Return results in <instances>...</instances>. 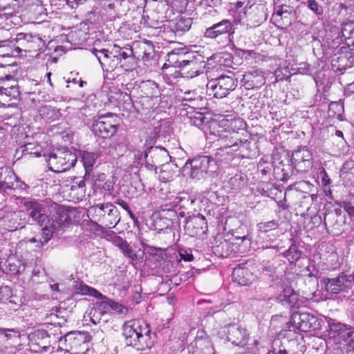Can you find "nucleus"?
Here are the masks:
<instances>
[{
	"mask_svg": "<svg viewBox=\"0 0 354 354\" xmlns=\"http://www.w3.org/2000/svg\"><path fill=\"white\" fill-rule=\"evenodd\" d=\"M106 207H109L110 209H107L108 212L106 214L105 218H104L102 223L107 228H113L119 223L120 220L119 216L120 213L118 209L112 204Z\"/></svg>",
	"mask_w": 354,
	"mask_h": 354,
	"instance_id": "obj_28",
	"label": "nucleus"
},
{
	"mask_svg": "<svg viewBox=\"0 0 354 354\" xmlns=\"http://www.w3.org/2000/svg\"><path fill=\"white\" fill-rule=\"evenodd\" d=\"M185 227L192 236L202 235L207 230L206 218L201 214L187 218Z\"/></svg>",
	"mask_w": 354,
	"mask_h": 354,
	"instance_id": "obj_17",
	"label": "nucleus"
},
{
	"mask_svg": "<svg viewBox=\"0 0 354 354\" xmlns=\"http://www.w3.org/2000/svg\"><path fill=\"white\" fill-rule=\"evenodd\" d=\"M20 95L17 80L10 75L0 77V100H17Z\"/></svg>",
	"mask_w": 354,
	"mask_h": 354,
	"instance_id": "obj_13",
	"label": "nucleus"
},
{
	"mask_svg": "<svg viewBox=\"0 0 354 354\" xmlns=\"http://www.w3.org/2000/svg\"><path fill=\"white\" fill-rule=\"evenodd\" d=\"M113 244L117 247L123 256L131 261L133 264L142 263L145 257V250L136 246L131 247L126 240L120 236L113 239Z\"/></svg>",
	"mask_w": 354,
	"mask_h": 354,
	"instance_id": "obj_10",
	"label": "nucleus"
},
{
	"mask_svg": "<svg viewBox=\"0 0 354 354\" xmlns=\"http://www.w3.org/2000/svg\"><path fill=\"white\" fill-rule=\"evenodd\" d=\"M235 32L234 26L229 19H223L211 24L204 32V37L216 39L218 37L227 35L230 39L233 38Z\"/></svg>",
	"mask_w": 354,
	"mask_h": 354,
	"instance_id": "obj_11",
	"label": "nucleus"
},
{
	"mask_svg": "<svg viewBox=\"0 0 354 354\" xmlns=\"http://www.w3.org/2000/svg\"><path fill=\"white\" fill-rule=\"evenodd\" d=\"M214 162L212 158L205 156L187 160L183 167V174L192 179L199 180L207 173L209 168Z\"/></svg>",
	"mask_w": 354,
	"mask_h": 354,
	"instance_id": "obj_4",
	"label": "nucleus"
},
{
	"mask_svg": "<svg viewBox=\"0 0 354 354\" xmlns=\"http://www.w3.org/2000/svg\"><path fill=\"white\" fill-rule=\"evenodd\" d=\"M287 6H281L279 10L275 12V15L277 16H282L283 14L288 13Z\"/></svg>",
	"mask_w": 354,
	"mask_h": 354,
	"instance_id": "obj_63",
	"label": "nucleus"
},
{
	"mask_svg": "<svg viewBox=\"0 0 354 354\" xmlns=\"http://www.w3.org/2000/svg\"><path fill=\"white\" fill-rule=\"evenodd\" d=\"M71 221V218L68 213L62 211L56 212L50 219H48L46 224L42 225L41 239L39 243L41 245L46 243L53 236V235L61 229L64 227Z\"/></svg>",
	"mask_w": 354,
	"mask_h": 354,
	"instance_id": "obj_5",
	"label": "nucleus"
},
{
	"mask_svg": "<svg viewBox=\"0 0 354 354\" xmlns=\"http://www.w3.org/2000/svg\"><path fill=\"white\" fill-rule=\"evenodd\" d=\"M232 279L241 286H248L255 279L248 267H235L232 274Z\"/></svg>",
	"mask_w": 354,
	"mask_h": 354,
	"instance_id": "obj_24",
	"label": "nucleus"
},
{
	"mask_svg": "<svg viewBox=\"0 0 354 354\" xmlns=\"http://www.w3.org/2000/svg\"><path fill=\"white\" fill-rule=\"evenodd\" d=\"M228 184L233 189H239L245 184V178L241 174H237L229 179Z\"/></svg>",
	"mask_w": 354,
	"mask_h": 354,
	"instance_id": "obj_45",
	"label": "nucleus"
},
{
	"mask_svg": "<svg viewBox=\"0 0 354 354\" xmlns=\"http://www.w3.org/2000/svg\"><path fill=\"white\" fill-rule=\"evenodd\" d=\"M150 329L142 320L127 321L123 326V335L127 345L138 350H145L150 347Z\"/></svg>",
	"mask_w": 354,
	"mask_h": 354,
	"instance_id": "obj_2",
	"label": "nucleus"
},
{
	"mask_svg": "<svg viewBox=\"0 0 354 354\" xmlns=\"http://www.w3.org/2000/svg\"><path fill=\"white\" fill-rule=\"evenodd\" d=\"M105 316V311L101 307H94L91 309L88 317H90V320L94 324H97L100 323L102 320L103 322H106V319H103V317Z\"/></svg>",
	"mask_w": 354,
	"mask_h": 354,
	"instance_id": "obj_38",
	"label": "nucleus"
},
{
	"mask_svg": "<svg viewBox=\"0 0 354 354\" xmlns=\"http://www.w3.org/2000/svg\"><path fill=\"white\" fill-rule=\"evenodd\" d=\"M120 272L121 274L120 276L117 275L113 278V283L115 286H118L122 288H125L126 287L129 286V279L126 277V276H124V271H120Z\"/></svg>",
	"mask_w": 354,
	"mask_h": 354,
	"instance_id": "obj_50",
	"label": "nucleus"
},
{
	"mask_svg": "<svg viewBox=\"0 0 354 354\" xmlns=\"http://www.w3.org/2000/svg\"><path fill=\"white\" fill-rule=\"evenodd\" d=\"M133 54L132 50L131 48L129 49V52L124 51L123 49L121 51L120 54H118V58L119 61V64L121 68H123L125 71L129 70V68H127L123 63V61H125L129 57H131Z\"/></svg>",
	"mask_w": 354,
	"mask_h": 354,
	"instance_id": "obj_52",
	"label": "nucleus"
},
{
	"mask_svg": "<svg viewBox=\"0 0 354 354\" xmlns=\"http://www.w3.org/2000/svg\"><path fill=\"white\" fill-rule=\"evenodd\" d=\"M4 172L6 176L3 180H0V189H13L21 193L26 191L29 187L22 181L13 171L5 168L0 169V174Z\"/></svg>",
	"mask_w": 354,
	"mask_h": 354,
	"instance_id": "obj_15",
	"label": "nucleus"
},
{
	"mask_svg": "<svg viewBox=\"0 0 354 354\" xmlns=\"http://www.w3.org/2000/svg\"><path fill=\"white\" fill-rule=\"evenodd\" d=\"M204 21L208 24L216 22L220 19L219 12L214 7H207V11L203 14L202 17Z\"/></svg>",
	"mask_w": 354,
	"mask_h": 354,
	"instance_id": "obj_40",
	"label": "nucleus"
},
{
	"mask_svg": "<svg viewBox=\"0 0 354 354\" xmlns=\"http://www.w3.org/2000/svg\"><path fill=\"white\" fill-rule=\"evenodd\" d=\"M342 207L351 217H354V194H348L343 201Z\"/></svg>",
	"mask_w": 354,
	"mask_h": 354,
	"instance_id": "obj_43",
	"label": "nucleus"
},
{
	"mask_svg": "<svg viewBox=\"0 0 354 354\" xmlns=\"http://www.w3.org/2000/svg\"><path fill=\"white\" fill-rule=\"evenodd\" d=\"M31 38V34L20 32L16 35L15 39L16 42V52L20 55L21 51L28 52L29 40Z\"/></svg>",
	"mask_w": 354,
	"mask_h": 354,
	"instance_id": "obj_33",
	"label": "nucleus"
},
{
	"mask_svg": "<svg viewBox=\"0 0 354 354\" xmlns=\"http://www.w3.org/2000/svg\"><path fill=\"white\" fill-rule=\"evenodd\" d=\"M277 221L272 220L268 222H261L257 225L258 230L262 232H267L277 227Z\"/></svg>",
	"mask_w": 354,
	"mask_h": 354,
	"instance_id": "obj_47",
	"label": "nucleus"
},
{
	"mask_svg": "<svg viewBox=\"0 0 354 354\" xmlns=\"http://www.w3.org/2000/svg\"><path fill=\"white\" fill-rule=\"evenodd\" d=\"M111 204L106 203L95 205L88 209V213L92 216L93 218L102 223L108 212L107 209H110L106 206L111 205Z\"/></svg>",
	"mask_w": 354,
	"mask_h": 354,
	"instance_id": "obj_32",
	"label": "nucleus"
},
{
	"mask_svg": "<svg viewBox=\"0 0 354 354\" xmlns=\"http://www.w3.org/2000/svg\"><path fill=\"white\" fill-rule=\"evenodd\" d=\"M19 216L16 213H12L10 215L6 216L3 218V221L5 222L4 225L5 227L8 231H15L19 227L20 223L17 222V219Z\"/></svg>",
	"mask_w": 354,
	"mask_h": 354,
	"instance_id": "obj_37",
	"label": "nucleus"
},
{
	"mask_svg": "<svg viewBox=\"0 0 354 354\" xmlns=\"http://www.w3.org/2000/svg\"><path fill=\"white\" fill-rule=\"evenodd\" d=\"M283 291L280 293L277 300L283 305H288L292 308H299L300 306V299L299 295L291 288L288 286L282 287Z\"/></svg>",
	"mask_w": 354,
	"mask_h": 354,
	"instance_id": "obj_23",
	"label": "nucleus"
},
{
	"mask_svg": "<svg viewBox=\"0 0 354 354\" xmlns=\"http://www.w3.org/2000/svg\"><path fill=\"white\" fill-rule=\"evenodd\" d=\"M180 54L176 53L174 52H171L168 53V61L171 62L175 67H176V59L180 56Z\"/></svg>",
	"mask_w": 354,
	"mask_h": 354,
	"instance_id": "obj_59",
	"label": "nucleus"
},
{
	"mask_svg": "<svg viewBox=\"0 0 354 354\" xmlns=\"http://www.w3.org/2000/svg\"><path fill=\"white\" fill-rule=\"evenodd\" d=\"M181 102L183 106H188L194 109H202L206 104V100L196 90L185 91Z\"/></svg>",
	"mask_w": 354,
	"mask_h": 354,
	"instance_id": "obj_21",
	"label": "nucleus"
},
{
	"mask_svg": "<svg viewBox=\"0 0 354 354\" xmlns=\"http://www.w3.org/2000/svg\"><path fill=\"white\" fill-rule=\"evenodd\" d=\"M77 162V156L69 151H59L51 153L48 160V168L56 173L64 172L73 167Z\"/></svg>",
	"mask_w": 354,
	"mask_h": 354,
	"instance_id": "obj_7",
	"label": "nucleus"
},
{
	"mask_svg": "<svg viewBox=\"0 0 354 354\" xmlns=\"http://www.w3.org/2000/svg\"><path fill=\"white\" fill-rule=\"evenodd\" d=\"M242 81L247 88H258L266 83L264 73L260 69H252L245 73Z\"/></svg>",
	"mask_w": 354,
	"mask_h": 354,
	"instance_id": "obj_19",
	"label": "nucleus"
},
{
	"mask_svg": "<svg viewBox=\"0 0 354 354\" xmlns=\"http://www.w3.org/2000/svg\"><path fill=\"white\" fill-rule=\"evenodd\" d=\"M192 26V19L190 18H180L175 25L177 32H186L189 30Z\"/></svg>",
	"mask_w": 354,
	"mask_h": 354,
	"instance_id": "obj_44",
	"label": "nucleus"
},
{
	"mask_svg": "<svg viewBox=\"0 0 354 354\" xmlns=\"http://www.w3.org/2000/svg\"><path fill=\"white\" fill-rule=\"evenodd\" d=\"M73 292L77 295H88L99 299L102 294L96 289L89 287L82 281H76L73 288Z\"/></svg>",
	"mask_w": 354,
	"mask_h": 354,
	"instance_id": "obj_26",
	"label": "nucleus"
},
{
	"mask_svg": "<svg viewBox=\"0 0 354 354\" xmlns=\"http://www.w3.org/2000/svg\"><path fill=\"white\" fill-rule=\"evenodd\" d=\"M167 235L169 237L172 238V241L170 243V244H173V243L176 244L180 240V233H178L177 237H176V233L172 231L167 232Z\"/></svg>",
	"mask_w": 354,
	"mask_h": 354,
	"instance_id": "obj_61",
	"label": "nucleus"
},
{
	"mask_svg": "<svg viewBox=\"0 0 354 354\" xmlns=\"http://www.w3.org/2000/svg\"><path fill=\"white\" fill-rule=\"evenodd\" d=\"M202 4L207 7H216L221 5V0H203Z\"/></svg>",
	"mask_w": 354,
	"mask_h": 354,
	"instance_id": "obj_60",
	"label": "nucleus"
},
{
	"mask_svg": "<svg viewBox=\"0 0 354 354\" xmlns=\"http://www.w3.org/2000/svg\"><path fill=\"white\" fill-rule=\"evenodd\" d=\"M45 46L44 41L37 35H32L29 40L28 52H36L41 50Z\"/></svg>",
	"mask_w": 354,
	"mask_h": 354,
	"instance_id": "obj_39",
	"label": "nucleus"
},
{
	"mask_svg": "<svg viewBox=\"0 0 354 354\" xmlns=\"http://www.w3.org/2000/svg\"><path fill=\"white\" fill-rule=\"evenodd\" d=\"M142 95L147 97H155L160 95L158 85L154 81H142L140 84Z\"/></svg>",
	"mask_w": 354,
	"mask_h": 354,
	"instance_id": "obj_30",
	"label": "nucleus"
},
{
	"mask_svg": "<svg viewBox=\"0 0 354 354\" xmlns=\"http://www.w3.org/2000/svg\"><path fill=\"white\" fill-rule=\"evenodd\" d=\"M248 335L247 330L238 325L234 324L227 327V338L233 344L237 346L245 344Z\"/></svg>",
	"mask_w": 354,
	"mask_h": 354,
	"instance_id": "obj_22",
	"label": "nucleus"
},
{
	"mask_svg": "<svg viewBox=\"0 0 354 354\" xmlns=\"http://www.w3.org/2000/svg\"><path fill=\"white\" fill-rule=\"evenodd\" d=\"M184 57V55L180 54V55L176 59V67L185 68V67L189 66L192 70L195 69V66L197 64L195 60L185 59Z\"/></svg>",
	"mask_w": 354,
	"mask_h": 354,
	"instance_id": "obj_46",
	"label": "nucleus"
},
{
	"mask_svg": "<svg viewBox=\"0 0 354 354\" xmlns=\"http://www.w3.org/2000/svg\"><path fill=\"white\" fill-rule=\"evenodd\" d=\"M116 116L102 115L95 119L92 124L93 133L102 138H110L118 129L119 124Z\"/></svg>",
	"mask_w": 354,
	"mask_h": 354,
	"instance_id": "obj_6",
	"label": "nucleus"
},
{
	"mask_svg": "<svg viewBox=\"0 0 354 354\" xmlns=\"http://www.w3.org/2000/svg\"><path fill=\"white\" fill-rule=\"evenodd\" d=\"M342 33L346 38L354 37V21H348L343 24Z\"/></svg>",
	"mask_w": 354,
	"mask_h": 354,
	"instance_id": "obj_49",
	"label": "nucleus"
},
{
	"mask_svg": "<svg viewBox=\"0 0 354 354\" xmlns=\"http://www.w3.org/2000/svg\"><path fill=\"white\" fill-rule=\"evenodd\" d=\"M232 246L230 245V243L224 239L223 241H221L218 245H216L214 246L216 252L220 253L221 256L227 255L230 252L232 251H235V248Z\"/></svg>",
	"mask_w": 354,
	"mask_h": 354,
	"instance_id": "obj_42",
	"label": "nucleus"
},
{
	"mask_svg": "<svg viewBox=\"0 0 354 354\" xmlns=\"http://www.w3.org/2000/svg\"><path fill=\"white\" fill-rule=\"evenodd\" d=\"M297 267H290L289 269L285 271L286 279L291 283L299 277V274L297 273Z\"/></svg>",
	"mask_w": 354,
	"mask_h": 354,
	"instance_id": "obj_53",
	"label": "nucleus"
},
{
	"mask_svg": "<svg viewBox=\"0 0 354 354\" xmlns=\"http://www.w3.org/2000/svg\"><path fill=\"white\" fill-rule=\"evenodd\" d=\"M292 325L297 329L308 332L316 330L320 328V322L319 319L308 313H294L290 319Z\"/></svg>",
	"mask_w": 354,
	"mask_h": 354,
	"instance_id": "obj_9",
	"label": "nucleus"
},
{
	"mask_svg": "<svg viewBox=\"0 0 354 354\" xmlns=\"http://www.w3.org/2000/svg\"><path fill=\"white\" fill-rule=\"evenodd\" d=\"M115 203L119 205L120 206H121L124 210H126L128 214H129V216L132 218H135V216H134V214L132 212V211L131 210L129 205L123 200L122 199H117L115 201Z\"/></svg>",
	"mask_w": 354,
	"mask_h": 354,
	"instance_id": "obj_57",
	"label": "nucleus"
},
{
	"mask_svg": "<svg viewBox=\"0 0 354 354\" xmlns=\"http://www.w3.org/2000/svg\"><path fill=\"white\" fill-rule=\"evenodd\" d=\"M145 254H148L149 257L154 262L161 263L166 257L165 249L156 248L149 245L143 244Z\"/></svg>",
	"mask_w": 354,
	"mask_h": 354,
	"instance_id": "obj_31",
	"label": "nucleus"
},
{
	"mask_svg": "<svg viewBox=\"0 0 354 354\" xmlns=\"http://www.w3.org/2000/svg\"><path fill=\"white\" fill-rule=\"evenodd\" d=\"M209 135L219 138L223 146L218 149L216 156H223L225 153L232 154L241 147H248L250 142L247 139H242L240 135L246 133L245 123L240 119L233 120L229 122L227 128L221 125L217 120L209 123Z\"/></svg>",
	"mask_w": 354,
	"mask_h": 354,
	"instance_id": "obj_1",
	"label": "nucleus"
},
{
	"mask_svg": "<svg viewBox=\"0 0 354 354\" xmlns=\"http://www.w3.org/2000/svg\"><path fill=\"white\" fill-rule=\"evenodd\" d=\"M23 201L30 216L40 226H42L46 220L48 221V219L44 207L35 200H28L24 198Z\"/></svg>",
	"mask_w": 354,
	"mask_h": 354,
	"instance_id": "obj_18",
	"label": "nucleus"
},
{
	"mask_svg": "<svg viewBox=\"0 0 354 354\" xmlns=\"http://www.w3.org/2000/svg\"><path fill=\"white\" fill-rule=\"evenodd\" d=\"M98 156V153L95 152L84 151L82 153V158L86 174L92 171Z\"/></svg>",
	"mask_w": 354,
	"mask_h": 354,
	"instance_id": "obj_34",
	"label": "nucleus"
},
{
	"mask_svg": "<svg viewBox=\"0 0 354 354\" xmlns=\"http://www.w3.org/2000/svg\"><path fill=\"white\" fill-rule=\"evenodd\" d=\"M122 50V48L115 44L110 52L112 56H115V58H118V54H120Z\"/></svg>",
	"mask_w": 354,
	"mask_h": 354,
	"instance_id": "obj_62",
	"label": "nucleus"
},
{
	"mask_svg": "<svg viewBox=\"0 0 354 354\" xmlns=\"http://www.w3.org/2000/svg\"><path fill=\"white\" fill-rule=\"evenodd\" d=\"M233 245H236L237 252L244 253L247 252L251 247V241L248 236H235L233 239Z\"/></svg>",
	"mask_w": 354,
	"mask_h": 354,
	"instance_id": "obj_35",
	"label": "nucleus"
},
{
	"mask_svg": "<svg viewBox=\"0 0 354 354\" xmlns=\"http://www.w3.org/2000/svg\"><path fill=\"white\" fill-rule=\"evenodd\" d=\"M115 56H112L111 55L109 56V59L106 62L104 65V68L106 71H113L117 66L119 65L118 58H115Z\"/></svg>",
	"mask_w": 354,
	"mask_h": 354,
	"instance_id": "obj_54",
	"label": "nucleus"
},
{
	"mask_svg": "<svg viewBox=\"0 0 354 354\" xmlns=\"http://www.w3.org/2000/svg\"><path fill=\"white\" fill-rule=\"evenodd\" d=\"M308 8L318 17L322 15L324 12L322 6L316 0H308Z\"/></svg>",
	"mask_w": 354,
	"mask_h": 354,
	"instance_id": "obj_51",
	"label": "nucleus"
},
{
	"mask_svg": "<svg viewBox=\"0 0 354 354\" xmlns=\"http://www.w3.org/2000/svg\"><path fill=\"white\" fill-rule=\"evenodd\" d=\"M319 177L321 178L322 185L324 187H327L330 185L331 181L326 171L322 168L319 173Z\"/></svg>",
	"mask_w": 354,
	"mask_h": 354,
	"instance_id": "obj_55",
	"label": "nucleus"
},
{
	"mask_svg": "<svg viewBox=\"0 0 354 354\" xmlns=\"http://www.w3.org/2000/svg\"><path fill=\"white\" fill-rule=\"evenodd\" d=\"M225 57H230V55L227 54V53H220V54H216V55H214L213 56V59L214 60H216V62H218L221 65L223 64V63L221 62V58H224Z\"/></svg>",
	"mask_w": 354,
	"mask_h": 354,
	"instance_id": "obj_64",
	"label": "nucleus"
},
{
	"mask_svg": "<svg viewBox=\"0 0 354 354\" xmlns=\"http://www.w3.org/2000/svg\"><path fill=\"white\" fill-rule=\"evenodd\" d=\"M102 54L104 53L103 57H101L97 53H96V57L99 61L102 68H104V65L109 59V56L111 55V52L108 50V51H102Z\"/></svg>",
	"mask_w": 354,
	"mask_h": 354,
	"instance_id": "obj_56",
	"label": "nucleus"
},
{
	"mask_svg": "<svg viewBox=\"0 0 354 354\" xmlns=\"http://www.w3.org/2000/svg\"><path fill=\"white\" fill-rule=\"evenodd\" d=\"M329 333L334 336L343 335L351 329V326L342 324L330 317L326 318Z\"/></svg>",
	"mask_w": 354,
	"mask_h": 354,
	"instance_id": "obj_29",
	"label": "nucleus"
},
{
	"mask_svg": "<svg viewBox=\"0 0 354 354\" xmlns=\"http://www.w3.org/2000/svg\"><path fill=\"white\" fill-rule=\"evenodd\" d=\"M176 258V262H192L194 260V256L193 254V250L191 248H179L177 253H175Z\"/></svg>",
	"mask_w": 354,
	"mask_h": 354,
	"instance_id": "obj_36",
	"label": "nucleus"
},
{
	"mask_svg": "<svg viewBox=\"0 0 354 354\" xmlns=\"http://www.w3.org/2000/svg\"><path fill=\"white\" fill-rule=\"evenodd\" d=\"M325 288L328 292L337 294L351 285V280L347 278V274H342L338 277L327 279L324 281Z\"/></svg>",
	"mask_w": 354,
	"mask_h": 354,
	"instance_id": "obj_20",
	"label": "nucleus"
},
{
	"mask_svg": "<svg viewBox=\"0 0 354 354\" xmlns=\"http://www.w3.org/2000/svg\"><path fill=\"white\" fill-rule=\"evenodd\" d=\"M237 86V80L232 75H222L216 78L212 79L207 84L209 94L214 97L223 98L234 91Z\"/></svg>",
	"mask_w": 354,
	"mask_h": 354,
	"instance_id": "obj_3",
	"label": "nucleus"
},
{
	"mask_svg": "<svg viewBox=\"0 0 354 354\" xmlns=\"http://www.w3.org/2000/svg\"><path fill=\"white\" fill-rule=\"evenodd\" d=\"M283 256L292 264L299 259L301 252L298 250L295 245H292L290 246L288 250L283 253Z\"/></svg>",
	"mask_w": 354,
	"mask_h": 354,
	"instance_id": "obj_41",
	"label": "nucleus"
},
{
	"mask_svg": "<svg viewBox=\"0 0 354 354\" xmlns=\"http://www.w3.org/2000/svg\"><path fill=\"white\" fill-rule=\"evenodd\" d=\"M147 166L150 168L164 165L170 160L168 151L162 147H149L145 151Z\"/></svg>",
	"mask_w": 354,
	"mask_h": 354,
	"instance_id": "obj_12",
	"label": "nucleus"
},
{
	"mask_svg": "<svg viewBox=\"0 0 354 354\" xmlns=\"http://www.w3.org/2000/svg\"><path fill=\"white\" fill-rule=\"evenodd\" d=\"M12 297V292L10 287L6 286L0 288V301L6 303H12L11 297Z\"/></svg>",
	"mask_w": 354,
	"mask_h": 354,
	"instance_id": "obj_48",
	"label": "nucleus"
},
{
	"mask_svg": "<svg viewBox=\"0 0 354 354\" xmlns=\"http://www.w3.org/2000/svg\"><path fill=\"white\" fill-rule=\"evenodd\" d=\"M86 342V335L80 331H71L59 339V348L66 353L80 354V348Z\"/></svg>",
	"mask_w": 354,
	"mask_h": 354,
	"instance_id": "obj_8",
	"label": "nucleus"
},
{
	"mask_svg": "<svg viewBox=\"0 0 354 354\" xmlns=\"http://www.w3.org/2000/svg\"><path fill=\"white\" fill-rule=\"evenodd\" d=\"M214 120H209V118L201 112H196L193 115L189 117L191 125L202 129L205 133H209V123Z\"/></svg>",
	"mask_w": 354,
	"mask_h": 354,
	"instance_id": "obj_25",
	"label": "nucleus"
},
{
	"mask_svg": "<svg viewBox=\"0 0 354 354\" xmlns=\"http://www.w3.org/2000/svg\"><path fill=\"white\" fill-rule=\"evenodd\" d=\"M50 337L44 330H38L30 335V348L35 353L48 352Z\"/></svg>",
	"mask_w": 354,
	"mask_h": 354,
	"instance_id": "obj_16",
	"label": "nucleus"
},
{
	"mask_svg": "<svg viewBox=\"0 0 354 354\" xmlns=\"http://www.w3.org/2000/svg\"><path fill=\"white\" fill-rule=\"evenodd\" d=\"M16 42L15 37L0 41V53L3 57H17L19 52H15Z\"/></svg>",
	"mask_w": 354,
	"mask_h": 354,
	"instance_id": "obj_27",
	"label": "nucleus"
},
{
	"mask_svg": "<svg viewBox=\"0 0 354 354\" xmlns=\"http://www.w3.org/2000/svg\"><path fill=\"white\" fill-rule=\"evenodd\" d=\"M291 161L297 171L301 173L308 171L313 166V155L306 147L295 151Z\"/></svg>",
	"mask_w": 354,
	"mask_h": 354,
	"instance_id": "obj_14",
	"label": "nucleus"
},
{
	"mask_svg": "<svg viewBox=\"0 0 354 354\" xmlns=\"http://www.w3.org/2000/svg\"><path fill=\"white\" fill-rule=\"evenodd\" d=\"M84 188H85V181H84V180H80L78 183L76 182L75 185H73L71 187V189L72 190H75L76 189L80 190V192L82 196H83L84 194V193H85V189Z\"/></svg>",
	"mask_w": 354,
	"mask_h": 354,
	"instance_id": "obj_58",
	"label": "nucleus"
}]
</instances>
